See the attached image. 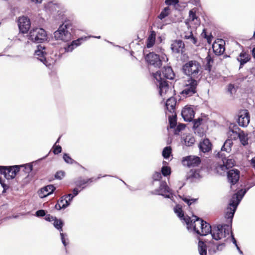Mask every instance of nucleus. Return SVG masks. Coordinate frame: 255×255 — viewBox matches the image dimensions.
<instances>
[{
  "instance_id": "1",
  "label": "nucleus",
  "mask_w": 255,
  "mask_h": 255,
  "mask_svg": "<svg viewBox=\"0 0 255 255\" xmlns=\"http://www.w3.org/2000/svg\"><path fill=\"white\" fill-rule=\"evenodd\" d=\"M193 217L194 218L192 220L193 225H191L189 230L192 229L198 235L203 236L210 234L212 239L216 241L221 240L223 237L229 235L230 225L224 224L212 227L196 216H193Z\"/></svg>"
},
{
  "instance_id": "2",
  "label": "nucleus",
  "mask_w": 255,
  "mask_h": 255,
  "mask_svg": "<svg viewBox=\"0 0 255 255\" xmlns=\"http://www.w3.org/2000/svg\"><path fill=\"white\" fill-rule=\"evenodd\" d=\"M153 76L157 81V84L159 89V94L162 97L169 90L167 79H173L175 74L171 67L167 66L164 67L161 70L154 73Z\"/></svg>"
},
{
  "instance_id": "3",
  "label": "nucleus",
  "mask_w": 255,
  "mask_h": 255,
  "mask_svg": "<svg viewBox=\"0 0 255 255\" xmlns=\"http://www.w3.org/2000/svg\"><path fill=\"white\" fill-rule=\"evenodd\" d=\"M73 27L70 20L65 21L54 32V37L64 42L70 41L73 38Z\"/></svg>"
},
{
  "instance_id": "4",
  "label": "nucleus",
  "mask_w": 255,
  "mask_h": 255,
  "mask_svg": "<svg viewBox=\"0 0 255 255\" xmlns=\"http://www.w3.org/2000/svg\"><path fill=\"white\" fill-rule=\"evenodd\" d=\"M201 65L197 61L191 60L183 65L182 67L183 73L190 77V79L198 78L199 76Z\"/></svg>"
},
{
  "instance_id": "5",
  "label": "nucleus",
  "mask_w": 255,
  "mask_h": 255,
  "mask_svg": "<svg viewBox=\"0 0 255 255\" xmlns=\"http://www.w3.org/2000/svg\"><path fill=\"white\" fill-rule=\"evenodd\" d=\"M28 39L35 43H42L47 39L46 31L42 28L36 27L30 31Z\"/></svg>"
},
{
  "instance_id": "6",
  "label": "nucleus",
  "mask_w": 255,
  "mask_h": 255,
  "mask_svg": "<svg viewBox=\"0 0 255 255\" xmlns=\"http://www.w3.org/2000/svg\"><path fill=\"white\" fill-rule=\"evenodd\" d=\"M152 194L159 195L174 201V193L165 181H161L159 188L152 192Z\"/></svg>"
},
{
  "instance_id": "7",
  "label": "nucleus",
  "mask_w": 255,
  "mask_h": 255,
  "mask_svg": "<svg viewBox=\"0 0 255 255\" xmlns=\"http://www.w3.org/2000/svg\"><path fill=\"white\" fill-rule=\"evenodd\" d=\"M198 81L194 79H190L187 81V83L184 86V89L180 94L185 97L193 96L197 92V86Z\"/></svg>"
},
{
  "instance_id": "8",
  "label": "nucleus",
  "mask_w": 255,
  "mask_h": 255,
  "mask_svg": "<svg viewBox=\"0 0 255 255\" xmlns=\"http://www.w3.org/2000/svg\"><path fill=\"white\" fill-rule=\"evenodd\" d=\"M22 166H0V173L3 174L7 179H12L15 178L17 173L19 171L20 167Z\"/></svg>"
},
{
  "instance_id": "9",
  "label": "nucleus",
  "mask_w": 255,
  "mask_h": 255,
  "mask_svg": "<svg viewBox=\"0 0 255 255\" xmlns=\"http://www.w3.org/2000/svg\"><path fill=\"white\" fill-rule=\"evenodd\" d=\"M47 53L45 51V47L41 45H39L35 50L34 55L37 59L40 61L48 68H51L52 64L46 58Z\"/></svg>"
},
{
  "instance_id": "10",
  "label": "nucleus",
  "mask_w": 255,
  "mask_h": 255,
  "mask_svg": "<svg viewBox=\"0 0 255 255\" xmlns=\"http://www.w3.org/2000/svg\"><path fill=\"white\" fill-rule=\"evenodd\" d=\"M250 121V115L247 110H241L238 115V123L242 127H246L248 126Z\"/></svg>"
},
{
  "instance_id": "11",
  "label": "nucleus",
  "mask_w": 255,
  "mask_h": 255,
  "mask_svg": "<svg viewBox=\"0 0 255 255\" xmlns=\"http://www.w3.org/2000/svg\"><path fill=\"white\" fill-rule=\"evenodd\" d=\"M174 212L177 215L178 217L181 220L184 221L186 225L187 228L189 230V228H191L192 224V220L191 218L188 216H184L183 211L182 209V206L179 204L176 205L174 208Z\"/></svg>"
},
{
  "instance_id": "12",
  "label": "nucleus",
  "mask_w": 255,
  "mask_h": 255,
  "mask_svg": "<svg viewBox=\"0 0 255 255\" xmlns=\"http://www.w3.org/2000/svg\"><path fill=\"white\" fill-rule=\"evenodd\" d=\"M182 162L184 166L190 167L198 166L201 160L198 156L189 155L183 157Z\"/></svg>"
},
{
  "instance_id": "13",
  "label": "nucleus",
  "mask_w": 255,
  "mask_h": 255,
  "mask_svg": "<svg viewBox=\"0 0 255 255\" xmlns=\"http://www.w3.org/2000/svg\"><path fill=\"white\" fill-rule=\"evenodd\" d=\"M18 25L20 32L22 33H26L30 29L31 22L27 17L22 16L19 18Z\"/></svg>"
},
{
  "instance_id": "14",
  "label": "nucleus",
  "mask_w": 255,
  "mask_h": 255,
  "mask_svg": "<svg viewBox=\"0 0 255 255\" xmlns=\"http://www.w3.org/2000/svg\"><path fill=\"white\" fill-rule=\"evenodd\" d=\"M145 60L148 64L153 65L155 67H160L162 65V61L158 55L153 52L147 54Z\"/></svg>"
},
{
  "instance_id": "15",
  "label": "nucleus",
  "mask_w": 255,
  "mask_h": 255,
  "mask_svg": "<svg viewBox=\"0 0 255 255\" xmlns=\"http://www.w3.org/2000/svg\"><path fill=\"white\" fill-rule=\"evenodd\" d=\"M90 36H84L73 40L69 44L64 47L65 51L67 52H72L75 48L80 46L83 42L87 40Z\"/></svg>"
},
{
  "instance_id": "16",
  "label": "nucleus",
  "mask_w": 255,
  "mask_h": 255,
  "mask_svg": "<svg viewBox=\"0 0 255 255\" xmlns=\"http://www.w3.org/2000/svg\"><path fill=\"white\" fill-rule=\"evenodd\" d=\"M234 202V200L230 201L229 206L226 210L225 215V218L229 219L231 223H232L233 218L238 206L235 204Z\"/></svg>"
},
{
  "instance_id": "17",
  "label": "nucleus",
  "mask_w": 255,
  "mask_h": 255,
  "mask_svg": "<svg viewBox=\"0 0 255 255\" xmlns=\"http://www.w3.org/2000/svg\"><path fill=\"white\" fill-rule=\"evenodd\" d=\"M240 171L238 169H231L227 172V178L231 185L236 184L240 178Z\"/></svg>"
},
{
  "instance_id": "18",
  "label": "nucleus",
  "mask_w": 255,
  "mask_h": 255,
  "mask_svg": "<svg viewBox=\"0 0 255 255\" xmlns=\"http://www.w3.org/2000/svg\"><path fill=\"white\" fill-rule=\"evenodd\" d=\"M171 49L175 53H183L184 52L185 44L181 40H174L171 44Z\"/></svg>"
},
{
  "instance_id": "19",
  "label": "nucleus",
  "mask_w": 255,
  "mask_h": 255,
  "mask_svg": "<svg viewBox=\"0 0 255 255\" xmlns=\"http://www.w3.org/2000/svg\"><path fill=\"white\" fill-rule=\"evenodd\" d=\"M195 112L192 107H185L181 112V116L185 122H191L194 118Z\"/></svg>"
},
{
  "instance_id": "20",
  "label": "nucleus",
  "mask_w": 255,
  "mask_h": 255,
  "mask_svg": "<svg viewBox=\"0 0 255 255\" xmlns=\"http://www.w3.org/2000/svg\"><path fill=\"white\" fill-rule=\"evenodd\" d=\"M233 143V141L231 139H227L222 146L221 151L218 152L217 154V156H223L226 154H229L232 150Z\"/></svg>"
},
{
  "instance_id": "21",
  "label": "nucleus",
  "mask_w": 255,
  "mask_h": 255,
  "mask_svg": "<svg viewBox=\"0 0 255 255\" xmlns=\"http://www.w3.org/2000/svg\"><path fill=\"white\" fill-rule=\"evenodd\" d=\"M228 155V154H226L223 156H217L219 158H221L223 161V166L222 167L223 170H224V168H226L227 169H229L233 167L234 165L235 160L233 157Z\"/></svg>"
},
{
  "instance_id": "22",
  "label": "nucleus",
  "mask_w": 255,
  "mask_h": 255,
  "mask_svg": "<svg viewBox=\"0 0 255 255\" xmlns=\"http://www.w3.org/2000/svg\"><path fill=\"white\" fill-rule=\"evenodd\" d=\"M248 189L249 188L244 189H242L241 190H239L236 193L234 194L230 201L234 200V203L239 205L242 198H243L245 194L247 193Z\"/></svg>"
},
{
  "instance_id": "23",
  "label": "nucleus",
  "mask_w": 255,
  "mask_h": 255,
  "mask_svg": "<svg viewBox=\"0 0 255 255\" xmlns=\"http://www.w3.org/2000/svg\"><path fill=\"white\" fill-rule=\"evenodd\" d=\"M230 232H231V226H230V231L229 232V235H227V236L226 235V237L222 238V239L221 240L224 239L223 241L219 244H218L216 245V249L214 250V253H216L217 252H220V251H223L224 249V248H225L226 244L228 243H230Z\"/></svg>"
},
{
  "instance_id": "24",
  "label": "nucleus",
  "mask_w": 255,
  "mask_h": 255,
  "mask_svg": "<svg viewBox=\"0 0 255 255\" xmlns=\"http://www.w3.org/2000/svg\"><path fill=\"white\" fill-rule=\"evenodd\" d=\"M241 131V129L237 125H234L233 127L230 126L228 132L229 137L231 138L230 139L232 140L239 138L238 135L240 134Z\"/></svg>"
},
{
  "instance_id": "25",
  "label": "nucleus",
  "mask_w": 255,
  "mask_h": 255,
  "mask_svg": "<svg viewBox=\"0 0 255 255\" xmlns=\"http://www.w3.org/2000/svg\"><path fill=\"white\" fill-rule=\"evenodd\" d=\"M212 143L210 140L205 138L201 141L199 144L200 150L204 153L208 152L212 149Z\"/></svg>"
},
{
  "instance_id": "26",
  "label": "nucleus",
  "mask_w": 255,
  "mask_h": 255,
  "mask_svg": "<svg viewBox=\"0 0 255 255\" xmlns=\"http://www.w3.org/2000/svg\"><path fill=\"white\" fill-rule=\"evenodd\" d=\"M237 59L240 62V68H241L245 64H246L250 60L251 56L248 53L244 51H243L240 54L239 57H237Z\"/></svg>"
},
{
  "instance_id": "27",
  "label": "nucleus",
  "mask_w": 255,
  "mask_h": 255,
  "mask_svg": "<svg viewBox=\"0 0 255 255\" xmlns=\"http://www.w3.org/2000/svg\"><path fill=\"white\" fill-rule=\"evenodd\" d=\"M176 101L173 97L169 98L165 103L167 110L171 114L175 113Z\"/></svg>"
},
{
  "instance_id": "28",
  "label": "nucleus",
  "mask_w": 255,
  "mask_h": 255,
  "mask_svg": "<svg viewBox=\"0 0 255 255\" xmlns=\"http://www.w3.org/2000/svg\"><path fill=\"white\" fill-rule=\"evenodd\" d=\"M56 188L53 185H48L42 188L40 190L39 195L41 198H43L52 194Z\"/></svg>"
},
{
  "instance_id": "29",
  "label": "nucleus",
  "mask_w": 255,
  "mask_h": 255,
  "mask_svg": "<svg viewBox=\"0 0 255 255\" xmlns=\"http://www.w3.org/2000/svg\"><path fill=\"white\" fill-rule=\"evenodd\" d=\"M182 139V143L187 146H192L195 142L194 136L190 134L186 135L185 136H183Z\"/></svg>"
},
{
  "instance_id": "30",
  "label": "nucleus",
  "mask_w": 255,
  "mask_h": 255,
  "mask_svg": "<svg viewBox=\"0 0 255 255\" xmlns=\"http://www.w3.org/2000/svg\"><path fill=\"white\" fill-rule=\"evenodd\" d=\"M238 136L241 143L244 146L248 144V134L247 133L245 132L243 130L240 131V134H238Z\"/></svg>"
},
{
  "instance_id": "31",
  "label": "nucleus",
  "mask_w": 255,
  "mask_h": 255,
  "mask_svg": "<svg viewBox=\"0 0 255 255\" xmlns=\"http://www.w3.org/2000/svg\"><path fill=\"white\" fill-rule=\"evenodd\" d=\"M53 226L54 228L58 230L60 233L63 232V227L64 225V222L60 219H57L56 217L53 221Z\"/></svg>"
},
{
  "instance_id": "32",
  "label": "nucleus",
  "mask_w": 255,
  "mask_h": 255,
  "mask_svg": "<svg viewBox=\"0 0 255 255\" xmlns=\"http://www.w3.org/2000/svg\"><path fill=\"white\" fill-rule=\"evenodd\" d=\"M206 64L205 65V69L206 70L210 72L212 69V64L213 63L214 60L213 58L211 56L209 53H208V55L205 58Z\"/></svg>"
},
{
  "instance_id": "33",
  "label": "nucleus",
  "mask_w": 255,
  "mask_h": 255,
  "mask_svg": "<svg viewBox=\"0 0 255 255\" xmlns=\"http://www.w3.org/2000/svg\"><path fill=\"white\" fill-rule=\"evenodd\" d=\"M202 121L203 119L200 118H198L197 119H195L193 121V128L194 129V132L195 133L197 132L200 136H203L204 134L203 132L199 133L198 131L199 127L201 125Z\"/></svg>"
},
{
  "instance_id": "34",
  "label": "nucleus",
  "mask_w": 255,
  "mask_h": 255,
  "mask_svg": "<svg viewBox=\"0 0 255 255\" xmlns=\"http://www.w3.org/2000/svg\"><path fill=\"white\" fill-rule=\"evenodd\" d=\"M155 32L154 31H151L150 34L147 38V41L146 43V46L147 48H150L154 45L155 43Z\"/></svg>"
},
{
  "instance_id": "35",
  "label": "nucleus",
  "mask_w": 255,
  "mask_h": 255,
  "mask_svg": "<svg viewBox=\"0 0 255 255\" xmlns=\"http://www.w3.org/2000/svg\"><path fill=\"white\" fill-rule=\"evenodd\" d=\"M198 251L200 255H207V246L202 241L198 242Z\"/></svg>"
},
{
  "instance_id": "36",
  "label": "nucleus",
  "mask_w": 255,
  "mask_h": 255,
  "mask_svg": "<svg viewBox=\"0 0 255 255\" xmlns=\"http://www.w3.org/2000/svg\"><path fill=\"white\" fill-rule=\"evenodd\" d=\"M168 120L171 128H174L177 124L176 115L175 112L172 114V115L168 116Z\"/></svg>"
},
{
  "instance_id": "37",
  "label": "nucleus",
  "mask_w": 255,
  "mask_h": 255,
  "mask_svg": "<svg viewBox=\"0 0 255 255\" xmlns=\"http://www.w3.org/2000/svg\"><path fill=\"white\" fill-rule=\"evenodd\" d=\"M74 183L77 187L82 188L81 190H82L85 188V186H83L87 184V182L86 180L83 179L82 177H79L75 180Z\"/></svg>"
},
{
  "instance_id": "38",
  "label": "nucleus",
  "mask_w": 255,
  "mask_h": 255,
  "mask_svg": "<svg viewBox=\"0 0 255 255\" xmlns=\"http://www.w3.org/2000/svg\"><path fill=\"white\" fill-rule=\"evenodd\" d=\"M61 240L63 246L66 248L69 244V239L66 233H60Z\"/></svg>"
},
{
  "instance_id": "39",
  "label": "nucleus",
  "mask_w": 255,
  "mask_h": 255,
  "mask_svg": "<svg viewBox=\"0 0 255 255\" xmlns=\"http://www.w3.org/2000/svg\"><path fill=\"white\" fill-rule=\"evenodd\" d=\"M184 39H188L192 44L196 45L197 43V39L195 37L192 32H190L189 35H185L184 37Z\"/></svg>"
},
{
  "instance_id": "40",
  "label": "nucleus",
  "mask_w": 255,
  "mask_h": 255,
  "mask_svg": "<svg viewBox=\"0 0 255 255\" xmlns=\"http://www.w3.org/2000/svg\"><path fill=\"white\" fill-rule=\"evenodd\" d=\"M63 158L64 161L68 164H73L77 163V162L73 159L67 153H64Z\"/></svg>"
},
{
  "instance_id": "41",
  "label": "nucleus",
  "mask_w": 255,
  "mask_h": 255,
  "mask_svg": "<svg viewBox=\"0 0 255 255\" xmlns=\"http://www.w3.org/2000/svg\"><path fill=\"white\" fill-rule=\"evenodd\" d=\"M170 9L169 7H165L160 12V13L158 16L159 19L162 20L165 17L168 16L169 14V11Z\"/></svg>"
},
{
  "instance_id": "42",
  "label": "nucleus",
  "mask_w": 255,
  "mask_h": 255,
  "mask_svg": "<svg viewBox=\"0 0 255 255\" xmlns=\"http://www.w3.org/2000/svg\"><path fill=\"white\" fill-rule=\"evenodd\" d=\"M171 153V148L170 147H165L162 151V156L165 159H167L169 157Z\"/></svg>"
},
{
  "instance_id": "43",
  "label": "nucleus",
  "mask_w": 255,
  "mask_h": 255,
  "mask_svg": "<svg viewBox=\"0 0 255 255\" xmlns=\"http://www.w3.org/2000/svg\"><path fill=\"white\" fill-rule=\"evenodd\" d=\"M162 174L164 176H167L171 174V168L169 166H163L161 169Z\"/></svg>"
},
{
  "instance_id": "44",
  "label": "nucleus",
  "mask_w": 255,
  "mask_h": 255,
  "mask_svg": "<svg viewBox=\"0 0 255 255\" xmlns=\"http://www.w3.org/2000/svg\"><path fill=\"white\" fill-rule=\"evenodd\" d=\"M189 177L192 178L199 179L201 176L198 170H191Z\"/></svg>"
},
{
  "instance_id": "45",
  "label": "nucleus",
  "mask_w": 255,
  "mask_h": 255,
  "mask_svg": "<svg viewBox=\"0 0 255 255\" xmlns=\"http://www.w3.org/2000/svg\"><path fill=\"white\" fill-rule=\"evenodd\" d=\"M58 203L61 205V207H63V209L66 208L70 204V202L64 198V196L60 198V199L58 201Z\"/></svg>"
},
{
  "instance_id": "46",
  "label": "nucleus",
  "mask_w": 255,
  "mask_h": 255,
  "mask_svg": "<svg viewBox=\"0 0 255 255\" xmlns=\"http://www.w3.org/2000/svg\"><path fill=\"white\" fill-rule=\"evenodd\" d=\"M22 165L20 167H24V172L26 173H29L33 169V166L31 163H28Z\"/></svg>"
},
{
  "instance_id": "47",
  "label": "nucleus",
  "mask_w": 255,
  "mask_h": 255,
  "mask_svg": "<svg viewBox=\"0 0 255 255\" xmlns=\"http://www.w3.org/2000/svg\"><path fill=\"white\" fill-rule=\"evenodd\" d=\"M46 211L44 210L41 209L37 210L34 215L37 217H43L46 215Z\"/></svg>"
},
{
  "instance_id": "48",
  "label": "nucleus",
  "mask_w": 255,
  "mask_h": 255,
  "mask_svg": "<svg viewBox=\"0 0 255 255\" xmlns=\"http://www.w3.org/2000/svg\"><path fill=\"white\" fill-rule=\"evenodd\" d=\"M65 176V172L63 171H57L55 174V178L57 179L61 180Z\"/></svg>"
},
{
  "instance_id": "49",
  "label": "nucleus",
  "mask_w": 255,
  "mask_h": 255,
  "mask_svg": "<svg viewBox=\"0 0 255 255\" xmlns=\"http://www.w3.org/2000/svg\"><path fill=\"white\" fill-rule=\"evenodd\" d=\"M185 128V125H184V124H179L178 125L175 130V132H174V134H177L179 133V132L180 131H181V130H183Z\"/></svg>"
},
{
  "instance_id": "50",
  "label": "nucleus",
  "mask_w": 255,
  "mask_h": 255,
  "mask_svg": "<svg viewBox=\"0 0 255 255\" xmlns=\"http://www.w3.org/2000/svg\"><path fill=\"white\" fill-rule=\"evenodd\" d=\"M182 200L186 203L188 206H190L192 203H194L196 201V199H189L187 197H184L182 198Z\"/></svg>"
},
{
  "instance_id": "51",
  "label": "nucleus",
  "mask_w": 255,
  "mask_h": 255,
  "mask_svg": "<svg viewBox=\"0 0 255 255\" xmlns=\"http://www.w3.org/2000/svg\"><path fill=\"white\" fill-rule=\"evenodd\" d=\"M161 178V175L159 172H155L152 175V179L154 181H159Z\"/></svg>"
},
{
  "instance_id": "52",
  "label": "nucleus",
  "mask_w": 255,
  "mask_h": 255,
  "mask_svg": "<svg viewBox=\"0 0 255 255\" xmlns=\"http://www.w3.org/2000/svg\"><path fill=\"white\" fill-rule=\"evenodd\" d=\"M165 3L166 5H176L179 3V0H165Z\"/></svg>"
},
{
  "instance_id": "53",
  "label": "nucleus",
  "mask_w": 255,
  "mask_h": 255,
  "mask_svg": "<svg viewBox=\"0 0 255 255\" xmlns=\"http://www.w3.org/2000/svg\"><path fill=\"white\" fill-rule=\"evenodd\" d=\"M61 151H62V148H61V146L58 145H56L54 147L53 152L55 154H58L60 153V152H61Z\"/></svg>"
},
{
  "instance_id": "54",
  "label": "nucleus",
  "mask_w": 255,
  "mask_h": 255,
  "mask_svg": "<svg viewBox=\"0 0 255 255\" xmlns=\"http://www.w3.org/2000/svg\"><path fill=\"white\" fill-rule=\"evenodd\" d=\"M228 91L232 95L234 92H235L236 90L235 86L233 84H230L228 86Z\"/></svg>"
},
{
  "instance_id": "55",
  "label": "nucleus",
  "mask_w": 255,
  "mask_h": 255,
  "mask_svg": "<svg viewBox=\"0 0 255 255\" xmlns=\"http://www.w3.org/2000/svg\"><path fill=\"white\" fill-rule=\"evenodd\" d=\"M45 216V220L48 222L53 221L54 219L56 218L55 217L51 216L50 214H46Z\"/></svg>"
},
{
  "instance_id": "56",
  "label": "nucleus",
  "mask_w": 255,
  "mask_h": 255,
  "mask_svg": "<svg viewBox=\"0 0 255 255\" xmlns=\"http://www.w3.org/2000/svg\"><path fill=\"white\" fill-rule=\"evenodd\" d=\"M189 17L192 20H194L196 18V15L195 12L193 11L192 10L189 11Z\"/></svg>"
},
{
  "instance_id": "57",
  "label": "nucleus",
  "mask_w": 255,
  "mask_h": 255,
  "mask_svg": "<svg viewBox=\"0 0 255 255\" xmlns=\"http://www.w3.org/2000/svg\"><path fill=\"white\" fill-rule=\"evenodd\" d=\"M230 241H232L233 243L235 245L237 244V241L236 240V239L235 238L233 234V233L232 232V231L231 230V232H230Z\"/></svg>"
},
{
  "instance_id": "58",
  "label": "nucleus",
  "mask_w": 255,
  "mask_h": 255,
  "mask_svg": "<svg viewBox=\"0 0 255 255\" xmlns=\"http://www.w3.org/2000/svg\"><path fill=\"white\" fill-rule=\"evenodd\" d=\"M219 47L220 48V51L219 52L215 50H214V51L216 53H218L219 54H222L224 51L225 48L223 46L221 45V44H219Z\"/></svg>"
},
{
  "instance_id": "59",
  "label": "nucleus",
  "mask_w": 255,
  "mask_h": 255,
  "mask_svg": "<svg viewBox=\"0 0 255 255\" xmlns=\"http://www.w3.org/2000/svg\"><path fill=\"white\" fill-rule=\"evenodd\" d=\"M65 198H69L68 201L70 203V201H71L73 199V198L74 197V196L72 194H68L67 195L64 196Z\"/></svg>"
},
{
  "instance_id": "60",
  "label": "nucleus",
  "mask_w": 255,
  "mask_h": 255,
  "mask_svg": "<svg viewBox=\"0 0 255 255\" xmlns=\"http://www.w3.org/2000/svg\"><path fill=\"white\" fill-rule=\"evenodd\" d=\"M79 191H78V189L75 188L73 190V195L74 197L77 196L79 194Z\"/></svg>"
},
{
  "instance_id": "61",
  "label": "nucleus",
  "mask_w": 255,
  "mask_h": 255,
  "mask_svg": "<svg viewBox=\"0 0 255 255\" xmlns=\"http://www.w3.org/2000/svg\"><path fill=\"white\" fill-rule=\"evenodd\" d=\"M55 208L57 210H60L61 209H63V207H62L61 205L57 202L55 205Z\"/></svg>"
},
{
  "instance_id": "62",
  "label": "nucleus",
  "mask_w": 255,
  "mask_h": 255,
  "mask_svg": "<svg viewBox=\"0 0 255 255\" xmlns=\"http://www.w3.org/2000/svg\"><path fill=\"white\" fill-rule=\"evenodd\" d=\"M94 181H96L95 180V178L92 177V178H89V179H87L86 180V182H87V184L91 183L93 182Z\"/></svg>"
},
{
  "instance_id": "63",
  "label": "nucleus",
  "mask_w": 255,
  "mask_h": 255,
  "mask_svg": "<svg viewBox=\"0 0 255 255\" xmlns=\"http://www.w3.org/2000/svg\"><path fill=\"white\" fill-rule=\"evenodd\" d=\"M205 38H207L208 42L210 43L212 40V37H210L209 36H207L206 34H205Z\"/></svg>"
},
{
  "instance_id": "64",
  "label": "nucleus",
  "mask_w": 255,
  "mask_h": 255,
  "mask_svg": "<svg viewBox=\"0 0 255 255\" xmlns=\"http://www.w3.org/2000/svg\"><path fill=\"white\" fill-rule=\"evenodd\" d=\"M252 52L253 57L255 58V47L253 49Z\"/></svg>"
}]
</instances>
